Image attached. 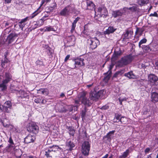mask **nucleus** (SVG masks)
Here are the masks:
<instances>
[{
    "instance_id": "nucleus-40",
    "label": "nucleus",
    "mask_w": 158,
    "mask_h": 158,
    "mask_svg": "<svg viewBox=\"0 0 158 158\" xmlns=\"http://www.w3.org/2000/svg\"><path fill=\"white\" fill-rule=\"evenodd\" d=\"M39 27H40V26H38V24L37 21H34L33 23V24L31 26V27L32 29H35Z\"/></svg>"
},
{
    "instance_id": "nucleus-42",
    "label": "nucleus",
    "mask_w": 158,
    "mask_h": 158,
    "mask_svg": "<svg viewBox=\"0 0 158 158\" xmlns=\"http://www.w3.org/2000/svg\"><path fill=\"white\" fill-rule=\"evenodd\" d=\"M146 42H147V40L145 38H144V39H143L141 40L140 41V42H139V47L140 48L141 45L143 44L146 43Z\"/></svg>"
},
{
    "instance_id": "nucleus-25",
    "label": "nucleus",
    "mask_w": 158,
    "mask_h": 158,
    "mask_svg": "<svg viewBox=\"0 0 158 158\" xmlns=\"http://www.w3.org/2000/svg\"><path fill=\"white\" fill-rule=\"evenodd\" d=\"M123 12L120 10H117L116 11H113L112 15L114 18H116L118 16H121L123 14Z\"/></svg>"
},
{
    "instance_id": "nucleus-53",
    "label": "nucleus",
    "mask_w": 158,
    "mask_h": 158,
    "mask_svg": "<svg viewBox=\"0 0 158 158\" xmlns=\"http://www.w3.org/2000/svg\"><path fill=\"white\" fill-rule=\"evenodd\" d=\"M8 142L10 144V145L15 146V144L13 142V140L12 139L11 137L10 136L9 139V140L8 141Z\"/></svg>"
},
{
    "instance_id": "nucleus-23",
    "label": "nucleus",
    "mask_w": 158,
    "mask_h": 158,
    "mask_svg": "<svg viewBox=\"0 0 158 158\" xmlns=\"http://www.w3.org/2000/svg\"><path fill=\"white\" fill-rule=\"evenodd\" d=\"M15 146L9 144L4 150V151L5 152H11L14 149Z\"/></svg>"
},
{
    "instance_id": "nucleus-26",
    "label": "nucleus",
    "mask_w": 158,
    "mask_h": 158,
    "mask_svg": "<svg viewBox=\"0 0 158 158\" xmlns=\"http://www.w3.org/2000/svg\"><path fill=\"white\" fill-rule=\"evenodd\" d=\"M59 14L60 15L66 16L69 15V13L67 11V8L65 7L60 12Z\"/></svg>"
},
{
    "instance_id": "nucleus-1",
    "label": "nucleus",
    "mask_w": 158,
    "mask_h": 158,
    "mask_svg": "<svg viewBox=\"0 0 158 158\" xmlns=\"http://www.w3.org/2000/svg\"><path fill=\"white\" fill-rule=\"evenodd\" d=\"M4 79L0 84V88L2 91L6 90L7 87L6 84L10 81L12 79V76L10 73L8 72L5 73L3 77Z\"/></svg>"
},
{
    "instance_id": "nucleus-32",
    "label": "nucleus",
    "mask_w": 158,
    "mask_h": 158,
    "mask_svg": "<svg viewBox=\"0 0 158 158\" xmlns=\"http://www.w3.org/2000/svg\"><path fill=\"white\" fill-rule=\"evenodd\" d=\"M149 1V0H137L138 3L141 6L147 4Z\"/></svg>"
},
{
    "instance_id": "nucleus-20",
    "label": "nucleus",
    "mask_w": 158,
    "mask_h": 158,
    "mask_svg": "<svg viewBox=\"0 0 158 158\" xmlns=\"http://www.w3.org/2000/svg\"><path fill=\"white\" fill-rule=\"evenodd\" d=\"M80 19V18L78 17H77L74 20L73 22L72 23L71 29V32L72 33L74 31L75 27H76V24Z\"/></svg>"
},
{
    "instance_id": "nucleus-35",
    "label": "nucleus",
    "mask_w": 158,
    "mask_h": 158,
    "mask_svg": "<svg viewBox=\"0 0 158 158\" xmlns=\"http://www.w3.org/2000/svg\"><path fill=\"white\" fill-rule=\"evenodd\" d=\"M142 49L146 52H149L152 51V49L149 45H143L142 47Z\"/></svg>"
},
{
    "instance_id": "nucleus-48",
    "label": "nucleus",
    "mask_w": 158,
    "mask_h": 158,
    "mask_svg": "<svg viewBox=\"0 0 158 158\" xmlns=\"http://www.w3.org/2000/svg\"><path fill=\"white\" fill-rule=\"evenodd\" d=\"M143 31L142 29H140L138 28H137L135 34H137L138 33H140V35L142 34Z\"/></svg>"
},
{
    "instance_id": "nucleus-8",
    "label": "nucleus",
    "mask_w": 158,
    "mask_h": 158,
    "mask_svg": "<svg viewBox=\"0 0 158 158\" xmlns=\"http://www.w3.org/2000/svg\"><path fill=\"white\" fill-rule=\"evenodd\" d=\"M55 147L56 148V149H58L59 148V147L57 145H53L49 147L48 149H47L45 151V155L47 157H52L53 155V153L55 152V150H54L52 148H53Z\"/></svg>"
},
{
    "instance_id": "nucleus-59",
    "label": "nucleus",
    "mask_w": 158,
    "mask_h": 158,
    "mask_svg": "<svg viewBox=\"0 0 158 158\" xmlns=\"http://www.w3.org/2000/svg\"><path fill=\"white\" fill-rule=\"evenodd\" d=\"M65 97V98H66L65 96V95L63 93H62L60 95V98H63Z\"/></svg>"
},
{
    "instance_id": "nucleus-2",
    "label": "nucleus",
    "mask_w": 158,
    "mask_h": 158,
    "mask_svg": "<svg viewBox=\"0 0 158 158\" xmlns=\"http://www.w3.org/2000/svg\"><path fill=\"white\" fill-rule=\"evenodd\" d=\"M134 59L132 55L130 54L122 57L119 62L118 65L120 67L124 66L130 63Z\"/></svg>"
},
{
    "instance_id": "nucleus-24",
    "label": "nucleus",
    "mask_w": 158,
    "mask_h": 158,
    "mask_svg": "<svg viewBox=\"0 0 158 158\" xmlns=\"http://www.w3.org/2000/svg\"><path fill=\"white\" fill-rule=\"evenodd\" d=\"M38 93L42 94L44 95H48L49 94V91L47 89H41L38 91Z\"/></svg>"
},
{
    "instance_id": "nucleus-47",
    "label": "nucleus",
    "mask_w": 158,
    "mask_h": 158,
    "mask_svg": "<svg viewBox=\"0 0 158 158\" xmlns=\"http://www.w3.org/2000/svg\"><path fill=\"white\" fill-rule=\"evenodd\" d=\"M103 90H101L99 91L98 92L96 93L97 95L99 96V98L100 97H101L102 96V95L103 94Z\"/></svg>"
},
{
    "instance_id": "nucleus-51",
    "label": "nucleus",
    "mask_w": 158,
    "mask_h": 158,
    "mask_svg": "<svg viewBox=\"0 0 158 158\" xmlns=\"http://www.w3.org/2000/svg\"><path fill=\"white\" fill-rule=\"evenodd\" d=\"M34 102L37 103H41V99L40 98H36L34 100Z\"/></svg>"
},
{
    "instance_id": "nucleus-44",
    "label": "nucleus",
    "mask_w": 158,
    "mask_h": 158,
    "mask_svg": "<svg viewBox=\"0 0 158 158\" xmlns=\"http://www.w3.org/2000/svg\"><path fill=\"white\" fill-rule=\"evenodd\" d=\"M109 133L107 134V135L106 136L104 137L103 139L104 142L106 143H108L109 141Z\"/></svg>"
},
{
    "instance_id": "nucleus-6",
    "label": "nucleus",
    "mask_w": 158,
    "mask_h": 158,
    "mask_svg": "<svg viewBox=\"0 0 158 158\" xmlns=\"http://www.w3.org/2000/svg\"><path fill=\"white\" fill-rule=\"evenodd\" d=\"M31 16V15L29 17H27L26 18L21 19L18 23H17L14 25L15 28L17 30H18L20 29H21V30H23V28L26 24L25 23L28 20V18H29L31 19H32L30 18Z\"/></svg>"
},
{
    "instance_id": "nucleus-41",
    "label": "nucleus",
    "mask_w": 158,
    "mask_h": 158,
    "mask_svg": "<svg viewBox=\"0 0 158 158\" xmlns=\"http://www.w3.org/2000/svg\"><path fill=\"white\" fill-rule=\"evenodd\" d=\"M13 22L12 20H10L7 22L5 23V26H10V27H11L13 25Z\"/></svg>"
},
{
    "instance_id": "nucleus-39",
    "label": "nucleus",
    "mask_w": 158,
    "mask_h": 158,
    "mask_svg": "<svg viewBox=\"0 0 158 158\" xmlns=\"http://www.w3.org/2000/svg\"><path fill=\"white\" fill-rule=\"evenodd\" d=\"M124 9L130 10L132 11H135L137 10V7L136 5H135V6H133L132 7H130L129 8L125 7Z\"/></svg>"
},
{
    "instance_id": "nucleus-63",
    "label": "nucleus",
    "mask_w": 158,
    "mask_h": 158,
    "mask_svg": "<svg viewBox=\"0 0 158 158\" xmlns=\"http://www.w3.org/2000/svg\"><path fill=\"white\" fill-rule=\"evenodd\" d=\"M27 158H38L35 156H31V155L28 156L27 157Z\"/></svg>"
},
{
    "instance_id": "nucleus-15",
    "label": "nucleus",
    "mask_w": 158,
    "mask_h": 158,
    "mask_svg": "<svg viewBox=\"0 0 158 158\" xmlns=\"http://www.w3.org/2000/svg\"><path fill=\"white\" fill-rule=\"evenodd\" d=\"M35 139V136L29 135L25 138L24 142L26 143H29L31 142H33Z\"/></svg>"
},
{
    "instance_id": "nucleus-21",
    "label": "nucleus",
    "mask_w": 158,
    "mask_h": 158,
    "mask_svg": "<svg viewBox=\"0 0 158 158\" xmlns=\"http://www.w3.org/2000/svg\"><path fill=\"white\" fill-rule=\"evenodd\" d=\"M133 33L132 31L131 30H126V33L123 34V39H128V36L129 35H132Z\"/></svg>"
},
{
    "instance_id": "nucleus-52",
    "label": "nucleus",
    "mask_w": 158,
    "mask_h": 158,
    "mask_svg": "<svg viewBox=\"0 0 158 158\" xmlns=\"http://www.w3.org/2000/svg\"><path fill=\"white\" fill-rule=\"evenodd\" d=\"M36 64L37 65L40 66L43 65V63L41 60H38L36 61Z\"/></svg>"
},
{
    "instance_id": "nucleus-10",
    "label": "nucleus",
    "mask_w": 158,
    "mask_h": 158,
    "mask_svg": "<svg viewBox=\"0 0 158 158\" xmlns=\"http://www.w3.org/2000/svg\"><path fill=\"white\" fill-rule=\"evenodd\" d=\"M55 108L56 110L60 113L65 112L68 110L64 104L61 102L57 103L55 106Z\"/></svg>"
},
{
    "instance_id": "nucleus-46",
    "label": "nucleus",
    "mask_w": 158,
    "mask_h": 158,
    "mask_svg": "<svg viewBox=\"0 0 158 158\" xmlns=\"http://www.w3.org/2000/svg\"><path fill=\"white\" fill-rule=\"evenodd\" d=\"M86 111L85 108L84 110H82L81 112V117L82 119H83L85 117L86 114Z\"/></svg>"
},
{
    "instance_id": "nucleus-45",
    "label": "nucleus",
    "mask_w": 158,
    "mask_h": 158,
    "mask_svg": "<svg viewBox=\"0 0 158 158\" xmlns=\"http://www.w3.org/2000/svg\"><path fill=\"white\" fill-rule=\"evenodd\" d=\"M109 81V74L107 75L106 77H105L103 79V82L105 83H108Z\"/></svg>"
},
{
    "instance_id": "nucleus-49",
    "label": "nucleus",
    "mask_w": 158,
    "mask_h": 158,
    "mask_svg": "<svg viewBox=\"0 0 158 158\" xmlns=\"http://www.w3.org/2000/svg\"><path fill=\"white\" fill-rule=\"evenodd\" d=\"M116 29L114 28L113 27H109V33H113Z\"/></svg>"
},
{
    "instance_id": "nucleus-50",
    "label": "nucleus",
    "mask_w": 158,
    "mask_h": 158,
    "mask_svg": "<svg viewBox=\"0 0 158 158\" xmlns=\"http://www.w3.org/2000/svg\"><path fill=\"white\" fill-rule=\"evenodd\" d=\"M8 62V60L7 59H4V60H2V66H4L6 63H7Z\"/></svg>"
},
{
    "instance_id": "nucleus-57",
    "label": "nucleus",
    "mask_w": 158,
    "mask_h": 158,
    "mask_svg": "<svg viewBox=\"0 0 158 158\" xmlns=\"http://www.w3.org/2000/svg\"><path fill=\"white\" fill-rule=\"evenodd\" d=\"M48 16L49 15H44L41 19L44 21H45L48 19L46 18L48 17Z\"/></svg>"
},
{
    "instance_id": "nucleus-36",
    "label": "nucleus",
    "mask_w": 158,
    "mask_h": 158,
    "mask_svg": "<svg viewBox=\"0 0 158 158\" xmlns=\"http://www.w3.org/2000/svg\"><path fill=\"white\" fill-rule=\"evenodd\" d=\"M67 129L69 131V134L72 136H74L75 133L74 129L70 127H67Z\"/></svg>"
},
{
    "instance_id": "nucleus-56",
    "label": "nucleus",
    "mask_w": 158,
    "mask_h": 158,
    "mask_svg": "<svg viewBox=\"0 0 158 158\" xmlns=\"http://www.w3.org/2000/svg\"><path fill=\"white\" fill-rule=\"evenodd\" d=\"M41 99V103L45 104L46 102H47L46 100L44 98H42Z\"/></svg>"
},
{
    "instance_id": "nucleus-60",
    "label": "nucleus",
    "mask_w": 158,
    "mask_h": 158,
    "mask_svg": "<svg viewBox=\"0 0 158 158\" xmlns=\"http://www.w3.org/2000/svg\"><path fill=\"white\" fill-rule=\"evenodd\" d=\"M6 3H10L11 2L12 0H4Z\"/></svg>"
},
{
    "instance_id": "nucleus-18",
    "label": "nucleus",
    "mask_w": 158,
    "mask_h": 158,
    "mask_svg": "<svg viewBox=\"0 0 158 158\" xmlns=\"http://www.w3.org/2000/svg\"><path fill=\"white\" fill-rule=\"evenodd\" d=\"M124 76L129 79H135L136 78V76L133 73V71H132L125 73Z\"/></svg>"
},
{
    "instance_id": "nucleus-5",
    "label": "nucleus",
    "mask_w": 158,
    "mask_h": 158,
    "mask_svg": "<svg viewBox=\"0 0 158 158\" xmlns=\"http://www.w3.org/2000/svg\"><path fill=\"white\" fill-rule=\"evenodd\" d=\"M149 82L152 86L158 85V78L155 75L152 73L150 74L148 77Z\"/></svg>"
},
{
    "instance_id": "nucleus-28",
    "label": "nucleus",
    "mask_w": 158,
    "mask_h": 158,
    "mask_svg": "<svg viewBox=\"0 0 158 158\" xmlns=\"http://www.w3.org/2000/svg\"><path fill=\"white\" fill-rule=\"evenodd\" d=\"M1 122L2 123L3 126L5 127H8V125L9 124V120L6 118L4 119L1 120Z\"/></svg>"
},
{
    "instance_id": "nucleus-64",
    "label": "nucleus",
    "mask_w": 158,
    "mask_h": 158,
    "mask_svg": "<svg viewBox=\"0 0 158 158\" xmlns=\"http://www.w3.org/2000/svg\"><path fill=\"white\" fill-rule=\"evenodd\" d=\"M104 35L109 34V28L104 32Z\"/></svg>"
},
{
    "instance_id": "nucleus-12",
    "label": "nucleus",
    "mask_w": 158,
    "mask_h": 158,
    "mask_svg": "<svg viewBox=\"0 0 158 158\" xmlns=\"http://www.w3.org/2000/svg\"><path fill=\"white\" fill-rule=\"evenodd\" d=\"M17 36V34L15 32H12L8 36L6 41L8 44H10L15 40Z\"/></svg>"
},
{
    "instance_id": "nucleus-3",
    "label": "nucleus",
    "mask_w": 158,
    "mask_h": 158,
    "mask_svg": "<svg viewBox=\"0 0 158 158\" xmlns=\"http://www.w3.org/2000/svg\"><path fill=\"white\" fill-rule=\"evenodd\" d=\"M87 44L92 50L95 49L99 44V40L96 37L91 38L87 40Z\"/></svg>"
},
{
    "instance_id": "nucleus-13",
    "label": "nucleus",
    "mask_w": 158,
    "mask_h": 158,
    "mask_svg": "<svg viewBox=\"0 0 158 158\" xmlns=\"http://www.w3.org/2000/svg\"><path fill=\"white\" fill-rule=\"evenodd\" d=\"M98 11L100 13V15L101 17H105L107 16L108 14V11L106 8L104 6L99 7L98 8Z\"/></svg>"
},
{
    "instance_id": "nucleus-11",
    "label": "nucleus",
    "mask_w": 158,
    "mask_h": 158,
    "mask_svg": "<svg viewBox=\"0 0 158 158\" xmlns=\"http://www.w3.org/2000/svg\"><path fill=\"white\" fill-rule=\"evenodd\" d=\"M12 105L10 101H8L6 102L3 106V110L6 112L10 113L11 111Z\"/></svg>"
},
{
    "instance_id": "nucleus-31",
    "label": "nucleus",
    "mask_w": 158,
    "mask_h": 158,
    "mask_svg": "<svg viewBox=\"0 0 158 158\" xmlns=\"http://www.w3.org/2000/svg\"><path fill=\"white\" fill-rule=\"evenodd\" d=\"M65 7L67 8V11L69 13L73 12L74 9V6L73 5L71 4Z\"/></svg>"
},
{
    "instance_id": "nucleus-16",
    "label": "nucleus",
    "mask_w": 158,
    "mask_h": 158,
    "mask_svg": "<svg viewBox=\"0 0 158 158\" xmlns=\"http://www.w3.org/2000/svg\"><path fill=\"white\" fill-rule=\"evenodd\" d=\"M56 29L51 26L45 27L44 28L42 29L41 30L43 31L44 32L50 31H56L58 29V27L55 26Z\"/></svg>"
},
{
    "instance_id": "nucleus-30",
    "label": "nucleus",
    "mask_w": 158,
    "mask_h": 158,
    "mask_svg": "<svg viewBox=\"0 0 158 158\" xmlns=\"http://www.w3.org/2000/svg\"><path fill=\"white\" fill-rule=\"evenodd\" d=\"M82 103L84 105L87 106H89L91 104V103L89 101L85 98L84 99L82 100L81 101Z\"/></svg>"
},
{
    "instance_id": "nucleus-54",
    "label": "nucleus",
    "mask_w": 158,
    "mask_h": 158,
    "mask_svg": "<svg viewBox=\"0 0 158 158\" xmlns=\"http://www.w3.org/2000/svg\"><path fill=\"white\" fill-rule=\"evenodd\" d=\"M151 150V148H146L144 151V152L145 154H147L149 153Z\"/></svg>"
},
{
    "instance_id": "nucleus-37",
    "label": "nucleus",
    "mask_w": 158,
    "mask_h": 158,
    "mask_svg": "<svg viewBox=\"0 0 158 158\" xmlns=\"http://www.w3.org/2000/svg\"><path fill=\"white\" fill-rule=\"evenodd\" d=\"M121 118V115L118 114H115V117L114 119V122H117L119 121Z\"/></svg>"
},
{
    "instance_id": "nucleus-27",
    "label": "nucleus",
    "mask_w": 158,
    "mask_h": 158,
    "mask_svg": "<svg viewBox=\"0 0 158 158\" xmlns=\"http://www.w3.org/2000/svg\"><path fill=\"white\" fill-rule=\"evenodd\" d=\"M86 93L85 92H82L80 93L78 95V99H81V101L82 100L84 99L85 97Z\"/></svg>"
},
{
    "instance_id": "nucleus-38",
    "label": "nucleus",
    "mask_w": 158,
    "mask_h": 158,
    "mask_svg": "<svg viewBox=\"0 0 158 158\" xmlns=\"http://www.w3.org/2000/svg\"><path fill=\"white\" fill-rule=\"evenodd\" d=\"M127 121V118L124 117H122L120 118V121L122 124H125L126 123Z\"/></svg>"
},
{
    "instance_id": "nucleus-14",
    "label": "nucleus",
    "mask_w": 158,
    "mask_h": 158,
    "mask_svg": "<svg viewBox=\"0 0 158 158\" xmlns=\"http://www.w3.org/2000/svg\"><path fill=\"white\" fill-rule=\"evenodd\" d=\"M151 100L153 103H155L158 102V93L154 92L151 93Z\"/></svg>"
},
{
    "instance_id": "nucleus-22",
    "label": "nucleus",
    "mask_w": 158,
    "mask_h": 158,
    "mask_svg": "<svg viewBox=\"0 0 158 158\" xmlns=\"http://www.w3.org/2000/svg\"><path fill=\"white\" fill-rule=\"evenodd\" d=\"M74 147V145L72 142L70 141L68 142L66 144V148L68 150L71 151L72 148Z\"/></svg>"
},
{
    "instance_id": "nucleus-43",
    "label": "nucleus",
    "mask_w": 158,
    "mask_h": 158,
    "mask_svg": "<svg viewBox=\"0 0 158 158\" xmlns=\"http://www.w3.org/2000/svg\"><path fill=\"white\" fill-rule=\"evenodd\" d=\"M44 20L41 19L39 20L38 21H37L38 24V26H39L40 27V26L44 24Z\"/></svg>"
},
{
    "instance_id": "nucleus-29",
    "label": "nucleus",
    "mask_w": 158,
    "mask_h": 158,
    "mask_svg": "<svg viewBox=\"0 0 158 158\" xmlns=\"http://www.w3.org/2000/svg\"><path fill=\"white\" fill-rule=\"evenodd\" d=\"M121 53L120 52L115 51L112 56L111 60H116L118 56L121 55Z\"/></svg>"
},
{
    "instance_id": "nucleus-17",
    "label": "nucleus",
    "mask_w": 158,
    "mask_h": 158,
    "mask_svg": "<svg viewBox=\"0 0 158 158\" xmlns=\"http://www.w3.org/2000/svg\"><path fill=\"white\" fill-rule=\"evenodd\" d=\"M86 3L87 5V9L92 10L94 8L95 5L92 1L89 0H87Z\"/></svg>"
},
{
    "instance_id": "nucleus-4",
    "label": "nucleus",
    "mask_w": 158,
    "mask_h": 158,
    "mask_svg": "<svg viewBox=\"0 0 158 158\" xmlns=\"http://www.w3.org/2000/svg\"><path fill=\"white\" fill-rule=\"evenodd\" d=\"M27 129L30 132L36 134L38 132L39 128L35 123L31 122L28 124Z\"/></svg>"
},
{
    "instance_id": "nucleus-58",
    "label": "nucleus",
    "mask_w": 158,
    "mask_h": 158,
    "mask_svg": "<svg viewBox=\"0 0 158 158\" xmlns=\"http://www.w3.org/2000/svg\"><path fill=\"white\" fill-rule=\"evenodd\" d=\"M70 57V55H68L65 57L64 59V61L66 62L69 59Z\"/></svg>"
},
{
    "instance_id": "nucleus-55",
    "label": "nucleus",
    "mask_w": 158,
    "mask_h": 158,
    "mask_svg": "<svg viewBox=\"0 0 158 158\" xmlns=\"http://www.w3.org/2000/svg\"><path fill=\"white\" fill-rule=\"evenodd\" d=\"M150 16H154V17H158V14H157L156 12H154V13H151L150 15Z\"/></svg>"
},
{
    "instance_id": "nucleus-7",
    "label": "nucleus",
    "mask_w": 158,
    "mask_h": 158,
    "mask_svg": "<svg viewBox=\"0 0 158 158\" xmlns=\"http://www.w3.org/2000/svg\"><path fill=\"white\" fill-rule=\"evenodd\" d=\"M90 148V145L89 143L87 141L84 142L82 146V152L83 154L85 156L88 155Z\"/></svg>"
},
{
    "instance_id": "nucleus-33",
    "label": "nucleus",
    "mask_w": 158,
    "mask_h": 158,
    "mask_svg": "<svg viewBox=\"0 0 158 158\" xmlns=\"http://www.w3.org/2000/svg\"><path fill=\"white\" fill-rule=\"evenodd\" d=\"M83 59H76L74 61L75 62V64L77 65H84V64L83 62Z\"/></svg>"
},
{
    "instance_id": "nucleus-34",
    "label": "nucleus",
    "mask_w": 158,
    "mask_h": 158,
    "mask_svg": "<svg viewBox=\"0 0 158 158\" xmlns=\"http://www.w3.org/2000/svg\"><path fill=\"white\" fill-rule=\"evenodd\" d=\"M129 150L127 149L124 152L122 155L119 156L118 158H126L129 154Z\"/></svg>"
},
{
    "instance_id": "nucleus-9",
    "label": "nucleus",
    "mask_w": 158,
    "mask_h": 158,
    "mask_svg": "<svg viewBox=\"0 0 158 158\" xmlns=\"http://www.w3.org/2000/svg\"><path fill=\"white\" fill-rule=\"evenodd\" d=\"M51 0H42L41 3L39 8L34 13H33L31 15L30 17L31 18H33L37 15L41 11L40 7H41L45 3L46 4L47 3L49 2H50Z\"/></svg>"
},
{
    "instance_id": "nucleus-61",
    "label": "nucleus",
    "mask_w": 158,
    "mask_h": 158,
    "mask_svg": "<svg viewBox=\"0 0 158 158\" xmlns=\"http://www.w3.org/2000/svg\"><path fill=\"white\" fill-rule=\"evenodd\" d=\"M56 6V3L55 2H54L53 3V6H51V8H52V9H54V8H55Z\"/></svg>"
},
{
    "instance_id": "nucleus-62",
    "label": "nucleus",
    "mask_w": 158,
    "mask_h": 158,
    "mask_svg": "<svg viewBox=\"0 0 158 158\" xmlns=\"http://www.w3.org/2000/svg\"><path fill=\"white\" fill-rule=\"evenodd\" d=\"M80 101H81V100L79 99H78V100H75V103L76 104H78L79 103Z\"/></svg>"
},
{
    "instance_id": "nucleus-19",
    "label": "nucleus",
    "mask_w": 158,
    "mask_h": 158,
    "mask_svg": "<svg viewBox=\"0 0 158 158\" xmlns=\"http://www.w3.org/2000/svg\"><path fill=\"white\" fill-rule=\"evenodd\" d=\"M98 96L95 92H92L90 94L89 98L91 100L96 101L99 98Z\"/></svg>"
}]
</instances>
